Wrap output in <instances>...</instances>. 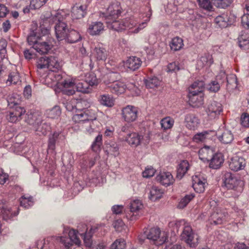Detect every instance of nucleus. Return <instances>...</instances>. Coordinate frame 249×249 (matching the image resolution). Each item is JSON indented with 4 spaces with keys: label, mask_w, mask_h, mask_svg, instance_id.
<instances>
[{
    "label": "nucleus",
    "mask_w": 249,
    "mask_h": 249,
    "mask_svg": "<svg viewBox=\"0 0 249 249\" xmlns=\"http://www.w3.org/2000/svg\"><path fill=\"white\" fill-rule=\"evenodd\" d=\"M99 101L101 104L107 107H112L114 104V100L108 94H104L100 96Z\"/></svg>",
    "instance_id": "de8ad7c7"
},
{
    "label": "nucleus",
    "mask_w": 249,
    "mask_h": 249,
    "mask_svg": "<svg viewBox=\"0 0 249 249\" xmlns=\"http://www.w3.org/2000/svg\"><path fill=\"white\" fill-rule=\"evenodd\" d=\"M225 217L224 213L214 212L211 216V220L215 225L221 224L225 220Z\"/></svg>",
    "instance_id": "a18cd8bd"
},
{
    "label": "nucleus",
    "mask_w": 249,
    "mask_h": 249,
    "mask_svg": "<svg viewBox=\"0 0 249 249\" xmlns=\"http://www.w3.org/2000/svg\"><path fill=\"white\" fill-rule=\"evenodd\" d=\"M156 180L162 185L169 186L174 182V178L172 174L169 172L160 173L156 177Z\"/></svg>",
    "instance_id": "b1692460"
},
{
    "label": "nucleus",
    "mask_w": 249,
    "mask_h": 249,
    "mask_svg": "<svg viewBox=\"0 0 249 249\" xmlns=\"http://www.w3.org/2000/svg\"><path fill=\"white\" fill-rule=\"evenodd\" d=\"M104 25L100 21L92 22L89 24L88 32L91 36H98L102 33L104 30Z\"/></svg>",
    "instance_id": "cd10ccee"
},
{
    "label": "nucleus",
    "mask_w": 249,
    "mask_h": 249,
    "mask_svg": "<svg viewBox=\"0 0 249 249\" xmlns=\"http://www.w3.org/2000/svg\"><path fill=\"white\" fill-rule=\"evenodd\" d=\"M215 131L213 130L203 131L195 135L193 141L197 143L205 142L207 140L213 139V137H215Z\"/></svg>",
    "instance_id": "5701e85b"
},
{
    "label": "nucleus",
    "mask_w": 249,
    "mask_h": 249,
    "mask_svg": "<svg viewBox=\"0 0 249 249\" xmlns=\"http://www.w3.org/2000/svg\"><path fill=\"white\" fill-rule=\"evenodd\" d=\"M42 37H45V36H41L38 35L36 29L31 31L27 38V42L29 45L32 46L33 48L35 44H37L39 40H42Z\"/></svg>",
    "instance_id": "c9c22d12"
},
{
    "label": "nucleus",
    "mask_w": 249,
    "mask_h": 249,
    "mask_svg": "<svg viewBox=\"0 0 249 249\" xmlns=\"http://www.w3.org/2000/svg\"><path fill=\"white\" fill-rule=\"evenodd\" d=\"M96 117L95 111L93 110H76L72 116V120L76 123L81 124V125L88 121Z\"/></svg>",
    "instance_id": "9b49d317"
},
{
    "label": "nucleus",
    "mask_w": 249,
    "mask_h": 249,
    "mask_svg": "<svg viewBox=\"0 0 249 249\" xmlns=\"http://www.w3.org/2000/svg\"><path fill=\"white\" fill-rule=\"evenodd\" d=\"M197 1L201 8L208 11H213V8L210 0H197Z\"/></svg>",
    "instance_id": "bf43d9fd"
},
{
    "label": "nucleus",
    "mask_w": 249,
    "mask_h": 249,
    "mask_svg": "<svg viewBox=\"0 0 249 249\" xmlns=\"http://www.w3.org/2000/svg\"><path fill=\"white\" fill-rule=\"evenodd\" d=\"M213 63L212 56L210 54L206 53L202 56L197 61L198 67L210 66Z\"/></svg>",
    "instance_id": "37998d69"
},
{
    "label": "nucleus",
    "mask_w": 249,
    "mask_h": 249,
    "mask_svg": "<svg viewBox=\"0 0 249 249\" xmlns=\"http://www.w3.org/2000/svg\"><path fill=\"white\" fill-rule=\"evenodd\" d=\"M77 231L73 229L70 230L66 228L64 230V233H68V237L61 236L62 244L65 247H70L72 244L77 245L80 244V240L78 238L77 234H79L83 239L86 246L90 247L91 246V237L98 229L96 226L91 227L89 231L87 232V226L85 224H81L77 227Z\"/></svg>",
    "instance_id": "7ed1b4c3"
},
{
    "label": "nucleus",
    "mask_w": 249,
    "mask_h": 249,
    "mask_svg": "<svg viewBox=\"0 0 249 249\" xmlns=\"http://www.w3.org/2000/svg\"><path fill=\"white\" fill-rule=\"evenodd\" d=\"M102 136L101 135H98L96 138L93 142L91 148L92 149L97 152L100 149V145L102 144Z\"/></svg>",
    "instance_id": "69168bd1"
},
{
    "label": "nucleus",
    "mask_w": 249,
    "mask_h": 249,
    "mask_svg": "<svg viewBox=\"0 0 249 249\" xmlns=\"http://www.w3.org/2000/svg\"><path fill=\"white\" fill-rule=\"evenodd\" d=\"M168 238V235L166 232H161L160 228L153 227L149 230H143V232L138 236V239L141 243L144 242L147 239L150 242L156 246L162 245L165 243Z\"/></svg>",
    "instance_id": "423d86ee"
},
{
    "label": "nucleus",
    "mask_w": 249,
    "mask_h": 249,
    "mask_svg": "<svg viewBox=\"0 0 249 249\" xmlns=\"http://www.w3.org/2000/svg\"><path fill=\"white\" fill-rule=\"evenodd\" d=\"M125 242L124 239H116L111 245V249H124Z\"/></svg>",
    "instance_id": "680f3d73"
},
{
    "label": "nucleus",
    "mask_w": 249,
    "mask_h": 249,
    "mask_svg": "<svg viewBox=\"0 0 249 249\" xmlns=\"http://www.w3.org/2000/svg\"><path fill=\"white\" fill-rule=\"evenodd\" d=\"M246 162L244 158L235 156L231 158L229 161L230 168L234 171H238L244 169Z\"/></svg>",
    "instance_id": "a211bd4d"
},
{
    "label": "nucleus",
    "mask_w": 249,
    "mask_h": 249,
    "mask_svg": "<svg viewBox=\"0 0 249 249\" xmlns=\"http://www.w3.org/2000/svg\"><path fill=\"white\" fill-rule=\"evenodd\" d=\"M20 81L19 76L18 73L13 72L9 75L8 79L7 80V84H17Z\"/></svg>",
    "instance_id": "e2e57ef3"
},
{
    "label": "nucleus",
    "mask_w": 249,
    "mask_h": 249,
    "mask_svg": "<svg viewBox=\"0 0 249 249\" xmlns=\"http://www.w3.org/2000/svg\"><path fill=\"white\" fill-rule=\"evenodd\" d=\"M161 81L157 77L153 76L148 77L144 80L146 87L149 89H154L160 86Z\"/></svg>",
    "instance_id": "c03bdc74"
},
{
    "label": "nucleus",
    "mask_w": 249,
    "mask_h": 249,
    "mask_svg": "<svg viewBox=\"0 0 249 249\" xmlns=\"http://www.w3.org/2000/svg\"><path fill=\"white\" fill-rule=\"evenodd\" d=\"M20 206L28 209L33 205V197L26 195L22 196L20 198Z\"/></svg>",
    "instance_id": "603ef678"
},
{
    "label": "nucleus",
    "mask_w": 249,
    "mask_h": 249,
    "mask_svg": "<svg viewBox=\"0 0 249 249\" xmlns=\"http://www.w3.org/2000/svg\"><path fill=\"white\" fill-rule=\"evenodd\" d=\"M222 111L223 107L222 105L216 101L211 102L206 108V112L210 119H213L218 117Z\"/></svg>",
    "instance_id": "f8f14e48"
},
{
    "label": "nucleus",
    "mask_w": 249,
    "mask_h": 249,
    "mask_svg": "<svg viewBox=\"0 0 249 249\" xmlns=\"http://www.w3.org/2000/svg\"><path fill=\"white\" fill-rule=\"evenodd\" d=\"M142 136L138 133L131 132L127 134L124 141L132 147H136L140 144Z\"/></svg>",
    "instance_id": "c85d7f7f"
},
{
    "label": "nucleus",
    "mask_w": 249,
    "mask_h": 249,
    "mask_svg": "<svg viewBox=\"0 0 249 249\" xmlns=\"http://www.w3.org/2000/svg\"><path fill=\"white\" fill-rule=\"evenodd\" d=\"M151 15V12L149 10V13L146 15V18L143 21L139 22L135 20L138 23L135 27L132 28L130 31H129V34H137L145 28L147 26L148 22L150 21Z\"/></svg>",
    "instance_id": "473e14b6"
},
{
    "label": "nucleus",
    "mask_w": 249,
    "mask_h": 249,
    "mask_svg": "<svg viewBox=\"0 0 249 249\" xmlns=\"http://www.w3.org/2000/svg\"><path fill=\"white\" fill-rule=\"evenodd\" d=\"M142 63L141 59L136 56H130L124 62V68L131 71H135L140 68Z\"/></svg>",
    "instance_id": "aec40b11"
},
{
    "label": "nucleus",
    "mask_w": 249,
    "mask_h": 249,
    "mask_svg": "<svg viewBox=\"0 0 249 249\" xmlns=\"http://www.w3.org/2000/svg\"><path fill=\"white\" fill-rule=\"evenodd\" d=\"M46 62L49 65L50 71L43 78L44 79L43 82L48 86L58 87L59 84L61 83L62 81H63L61 72L58 71L61 68L60 63L57 59L53 56L49 57V60Z\"/></svg>",
    "instance_id": "20e7f679"
},
{
    "label": "nucleus",
    "mask_w": 249,
    "mask_h": 249,
    "mask_svg": "<svg viewBox=\"0 0 249 249\" xmlns=\"http://www.w3.org/2000/svg\"><path fill=\"white\" fill-rule=\"evenodd\" d=\"M198 155L201 160L204 162H208L213 155V151L209 146H204L199 150Z\"/></svg>",
    "instance_id": "72a5a7b5"
},
{
    "label": "nucleus",
    "mask_w": 249,
    "mask_h": 249,
    "mask_svg": "<svg viewBox=\"0 0 249 249\" xmlns=\"http://www.w3.org/2000/svg\"><path fill=\"white\" fill-rule=\"evenodd\" d=\"M190 168V164L187 160L181 161L178 165L177 173V178L181 179L187 173Z\"/></svg>",
    "instance_id": "f704fd0d"
},
{
    "label": "nucleus",
    "mask_w": 249,
    "mask_h": 249,
    "mask_svg": "<svg viewBox=\"0 0 249 249\" xmlns=\"http://www.w3.org/2000/svg\"><path fill=\"white\" fill-rule=\"evenodd\" d=\"M69 14L63 10L53 11L51 15H42L41 17L40 27L44 29L45 34L49 33V26L55 23L54 26L55 36L58 40H63L67 36L69 30L67 24L64 21Z\"/></svg>",
    "instance_id": "f03ea898"
},
{
    "label": "nucleus",
    "mask_w": 249,
    "mask_h": 249,
    "mask_svg": "<svg viewBox=\"0 0 249 249\" xmlns=\"http://www.w3.org/2000/svg\"><path fill=\"white\" fill-rule=\"evenodd\" d=\"M143 208L142 202L139 200H134L131 202L129 211L125 213L126 218L129 221H135L142 215L141 210Z\"/></svg>",
    "instance_id": "1a4fd4ad"
},
{
    "label": "nucleus",
    "mask_w": 249,
    "mask_h": 249,
    "mask_svg": "<svg viewBox=\"0 0 249 249\" xmlns=\"http://www.w3.org/2000/svg\"><path fill=\"white\" fill-rule=\"evenodd\" d=\"M84 80L87 81L91 88L94 86H97L98 84L97 78L93 73H86Z\"/></svg>",
    "instance_id": "5fc2aeb1"
},
{
    "label": "nucleus",
    "mask_w": 249,
    "mask_h": 249,
    "mask_svg": "<svg viewBox=\"0 0 249 249\" xmlns=\"http://www.w3.org/2000/svg\"><path fill=\"white\" fill-rule=\"evenodd\" d=\"M204 87L203 81H197L189 88V101L192 106L198 107L203 104V97L202 91Z\"/></svg>",
    "instance_id": "6e6552de"
},
{
    "label": "nucleus",
    "mask_w": 249,
    "mask_h": 249,
    "mask_svg": "<svg viewBox=\"0 0 249 249\" xmlns=\"http://www.w3.org/2000/svg\"><path fill=\"white\" fill-rule=\"evenodd\" d=\"M133 87H134V85L133 84H128L126 85L124 82L120 81H115L109 86L110 91L117 95L123 93L126 89L130 90L132 89Z\"/></svg>",
    "instance_id": "4468645a"
},
{
    "label": "nucleus",
    "mask_w": 249,
    "mask_h": 249,
    "mask_svg": "<svg viewBox=\"0 0 249 249\" xmlns=\"http://www.w3.org/2000/svg\"><path fill=\"white\" fill-rule=\"evenodd\" d=\"M20 102V97L17 94L15 95L13 97H10L7 100L8 105L10 107H14L18 105Z\"/></svg>",
    "instance_id": "338daca9"
},
{
    "label": "nucleus",
    "mask_w": 249,
    "mask_h": 249,
    "mask_svg": "<svg viewBox=\"0 0 249 249\" xmlns=\"http://www.w3.org/2000/svg\"><path fill=\"white\" fill-rule=\"evenodd\" d=\"M25 112L24 107L16 106L12 111L7 113L6 116V119L9 122L15 123L21 120V116Z\"/></svg>",
    "instance_id": "2eb2a0df"
},
{
    "label": "nucleus",
    "mask_w": 249,
    "mask_h": 249,
    "mask_svg": "<svg viewBox=\"0 0 249 249\" xmlns=\"http://www.w3.org/2000/svg\"><path fill=\"white\" fill-rule=\"evenodd\" d=\"M42 119L41 114L38 111L28 112L26 114L25 122L33 127L36 124H39Z\"/></svg>",
    "instance_id": "393cba45"
},
{
    "label": "nucleus",
    "mask_w": 249,
    "mask_h": 249,
    "mask_svg": "<svg viewBox=\"0 0 249 249\" xmlns=\"http://www.w3.org/2000/svg\"><path fill=\"white\" fill-rule=\"evenodd\" d=\"M186 127L190 130H196L200 124V120L193 114H188L185 117L184 121Z\"/></svg>",
    "instance_id": "4be33fe9"
},
{
    "label": "nucleus",
    "mask_w": 249,
    "mask_h": 249,
    "mask_svg": "<svg viewBox=\"0 0 249 249\" xmlns=\"http://www.w3.org/2000/svg\"><path fill=\"white\" fill-rule=\"evenodd\" d=\"M195 196L193 194L186 195L179 201L178 207L179 209H183L187 206L191 200Z\"/></svg>",
    "instance_id": "13d9d810"
},
{
    "label": "nucleus",
    "mask_w": 249,
    "mask_h": 249,
    "mask_svg": "<svg viewBox=\"0 0 249 249\" xmlns=\"http://www.w3.org/2000/svg\"><path fill=\"white\" fill-rule=\"evenodd\" d=\"M100 125L99 122L96 120V117L92 119H89L85 124V126L90 127V129H91V133L98 131L97 129L100 126Z\"/></svg>",
    "instance_id": "864d4df0"
},
{
    "label": "nucleus",
    "mask_w": 249,
    "mask_h": 249,
    "mask_svg": "<svg viewBox=\"0 0 249 249\" xmlns=\"http://www.w3.org/2000/svg\"><path fill=\"white\" fill-rule=\"evenodd\" d=\"M46 37H42V40H39L37 44H35L33 49L41 54L47 53L51 49L52 44L50 40L46 41Z\"/></svg>",
    "instance_id": "412c9836"
},
{
    "label": "nucleus",
    "mask_w": 249,
    "mask_h": 249,
    "mask_svg": "<svg viewBox=\"0 0 249 249\" xmlns=\"http://www.w3.org/2000/svg\"><path fill=\"white\" fill-rule=\"evenodd\" d=\"M98 156L95 154L93 157L89 158L88 160H84L81 164L83 168H87L92 167L95 163V160L98 159Z\"/></svg>",
    "instance_id": "4d7b16f0"
},
{
    "label": "nucleus",
    "mask_w": 249,
    "mask_h": 249,
    "mask_svg": "<svg viewBox=\"0 0 249 249\" xmlns=\"http://www.w3.org/2000/svg\"><path fill=\"white\" fill-rule=\"evenodd\" d=\"M61 138L64 139V136L57 132H55L53 134L49 135L48 144V153H53L54 152L55 143Z\"/></svg>",
    "instance_id": "7c9ffc66"
},
{
    "label": "nucleus",
    "mask_w": 249,
    "mask_h": 249,
    "mask_svg": "<svg viewBox=\"0 0 249 249\" xmlns=\"http://www.w3.org/2000/svg\"><path fill=\"white\" fill-rule=\"evenodd\" d=\"M161 128L164 130L171 128L174 124V120L170 117H166L160 122Z\"/></svg>",
    "instance_id": "3c124183"
},
{
    "label": "nucleus",
    "mask_w": 249,
    "mask_h": 249,
    "mask_svg": "<svg viewBox=\"0 0 249 249\" xmlns=\"http://www.w3.org/2000/svg\"><path fill=\"white\" fill-rule=\"evenodd\" d=\"M163 194V191L158 187L153 186L149 191V198L152 201H156L160 198Z\"/></svg>",
    "instance_id": "58836bf2"
},
{
    "label": "nucleus",
    "mask_w": 249,
    "mask_h": 249,
    "mask_svg": "<svg viewBox=\"0 0 249 249\" xmlns=\"http://www.w3.org/2000/svg\"><path fill=\"white\" fill-rule=\"evenodd\" d=\"M177 226H182L183 231L180 235L181 240L191 248H196L199 240V236L193 230L191 225L184 219H181L176 223Z\"/></svg>",
    "instance_id": "0eeeda50"
},
{
    "label": "nucleus",
    "mask_w": 249,
    "mask_h": 249,
    "mask_svg": "<svg viewBox=\"0 0 249 249\" xmlns=\"http://www.w3.org/2000/svg\"><path fill=\"white\" fill-rule=\"evenodd\" d=\"M224 183L228 189L234 190L237 192L241 193L243 189V181L230 173L225 174Z\"/></svg>",
    "instance_id": "9d476101"
},
{
    "label": "nucleus",
    "mask_w": 249,
    "mask_h": 249,
    "mask_svg": "<svg viewBox=\"0 0 249 249\" xmlns=\"http://www.w3.org/2000/svg\"><path fill=\"white\" fill-rule=\"evenodd\" d=\"M91 105L90 103L86 99L80 98L75 99V108L80 110H92L89 109Z\"/></svg>",
    "instance_id": "a19ab883"
},
{
    "label": "nucleus",
    "mask_w": 249,
    "mask_h": 249,
    "mask_svg": "<svg viewBox=\"0 0 249 249\" xmlns=\"http://www.w3.org/2000/svg\"><path fill=\"white\" fill-rule=\"evenodd\" d=\"M240 47L243 50L249 49V33L241 34L238 38Z\"/></svg>",
    "instance_id": "79ce46f5"
},
{
    "label": "nucleus",
    "mask_w": 249,
    "mask_h": 249,
    "mask_svg": "<svg viewBox=\"0 0 249 249\" xmlns=\"http://www.w3.org/2000/svg\"><path fill=\"white\" fill-rule=\"evenodd\" d=\"M223 83L221 80H217L212 81L208 85V89L212 92H216L220 89V85Z\"/></svg>",
    "instance_id": "052dcab7"
},
{
    "label": "nucleus",
    "mask_w": 249,
    "mask_h": 249,
    "mask_svg": "<svg viewBox=\"0 0 249 249\" xmlns=\"http://www.w3.org/2000/svg\"><path fill=\"white\" fill-rule=\"evenodd\" d=\"M214 4L218 8H226L229 6L233 0H213Z\"/></svg>",
    "instance_id": "0e129e2a"
},
{
    "label": "nucleus",
    "mask_w": 249,
    "mask_h": 249,
    "mask_svg": "<svg viewBox=\"0 0 249 249\" xmlns=\"http://www.w3.org/2000/svg\"><path fill=\"white\" fill-rule=\"evenodd\" d=\"M113 227L118 232H127V226L121 219L115 220L113 223Z\"/></svg>",
    "instance_id": "6e6d98bb"
},
{
    "label": "nucleus",
    "mask_w": 249,
    "mask_h": 249,
    "mask_svg": "<svg viewBox=\"0 0 249 249\" xmlns=\"http://www.w3.org/2000/svg\"><path fill=\"white\" fill-rule=\"evenodd\" d=\"M240 124L245 128L249 127V114L243 113L240 116Z\"/></svg>",
    "instance_id": "774afa93"
},
{
    "label": "nucleus",
    "mask_w": 249,
    "mask_h": 249,
    "mask_svg": "<svg viewBox=\"0 0 249 249\" xmlns=\"http://www.w3.org/2000/svg\"><path fill=\"white\" fill-rule=\"evenodd\" d=\"M210 159L209 167L213 169H218L224 162V158L221 153H216Z\"/></svg>",
    "instance_id": "2f4dec72"
},
{
    "label": "nucleus",
    "mask_w": 249,
    "mask_h": 249,
    "mask_svg": "<svg viewBox=\"0 0 249 249\" xmlns=\"http://www.w3.org/2000/svg\"><path fill=\"white\" fill-rule=\"evenodd\" d=\"M246 13L241 17V24L245 29L249 28V0H245Z\"/></svg>",
    "instance_id": "09e8293b"
},
{
    "label": "nucleus",
    "mask_w": 249,
    "mask_h": 249,
    "mask_svg": "<svg viewBox=\"0 0 249 249\" xmlns=\"http://www.w3.org/2000/svg\"><path fill=\"white\" fill-rule=\"evenodd\" d=\"M61 109L58 106H55L53 108L46 110L47 117L51 119H57L60 115Z\"/></svg>",
    "instance_id": "8fccbe9b"
},
{
    "label": "nucleus",
    "mask_w": 249,
    "mask_h": 249,
    "mask_svg": "<svg viewBox=\"0 0 249 249\" xmlns=\"http://www.w3.org/2000/svg\"><path fill=\"white\" fill-rule=\"evenodd\" d=\"M215 136H216L218 140L223 144L231 143L233 140V135L231 131L224 127L215 131Z\"/></svg>",
    "instance_id": "dca6fc26"
},
{
    "label": "nucleus",
    "mask_w": 249,
    "mask_h": 249,
    "mask_svg": "<svg viewBox=\"0 0 249 249\" xmlns=\"http://www.w3.org/2000/svg\"><path fill=\"white\" fill-rule=\"evenodd\" d=\"M121 10L120 3L117 1L109 5L104 14L107 27L117 32H122L126 29L130 31L138 23L135 19L129 18L117 20L116 18L121 13Z\"/></svg>",
    "instance_id": "f257e3e1"
},
{
    "label": "nucleus",
    "mask_w": 249,
    "mask_h": 249,
    "mask_svg": "<svg viewBox=\"0 0 249 249\" xmlns=\"http://www.w3.org/2000/svg\"><path fill=\"white\" fill-rule=\"evenodd\" d=\"M183 45L182 39L179 37L173 38L170 44L171 49L174 51L180 50Z\"/></svg>",
    "instance_id": "49530a36"
},
{
    "label": "nucleus",
    "mask_w": 249,
    "mask_h": 249,
    "mask_svg": "<svg viewBox=\"0 0 249 249\" xmlns=\"http://www.w3.org/2000/svg\"><path fill=\"white\" fill-rule=\"evenodd\" d=\"M192 182V186L196 193H201L204 191L207 181L200 174L193 176Z\"/></svg>",
    "instance_id": "f3484780"
},
{
    "label": "nucleus",
    "mask_w": 249,
    "mask_h": 249,
    "mask_svg": "<svg viewBox=\"0 0 249 249\" xmlns=\"http://www.w3.org/2000/svg\"><path fill=\"white\" fill-rule=\"evenodd\" d=\"M123 118L127 123L135 121L138 117V108L133 106L128 105L122 110Z\"/></svg>",
    "instance_id": "ddd939ff"
},
{
    "label": "nucleus",
    "mask_w": 249,
    "mask_h": 249,
    "mask_svg": "<svg viewBox=\"0 0 249 249\" xmlns=\"http://www.w3.org/2000/svg\"><path fill=\"white\" fill-rule=\"evenodd\" d=\"M34 129L38 135H45L48 131H50V127L49 125L45 123L41 122L39 124H36L34 127Z\"/></svg>",
    "instance_id": "ea45409f"
},
{
    "label": "nucleus",
    "mask_w": 249,
    "mask_h": 249,
    "mask_svg": "<svg viewBox=\"0 0 249 249\" xmlns=\"http://www.w3.org/2000/svg\"><path fill=\"white\" fill-rule=\"evenodd\" d=\"M217 80H221V82H227V86H231L232 88L237 86V79L236 75L233 74L227 76L224 71H221L217 76Z\"/></svg>",
    "instance_id": "bb28decb"
},
{
    "label": "nucleus",
    "mask_w": 249,
    "mask_h": 249,
    "mask_svg": "<svg viewBox=\"0 0 249 249\" xmlns=\"http://www.w3.org/2000/svg\"><path fill=\"white\" fill-rule=\"evenodd\" d=\"M81 39V36L79 33L75 30H69L67 36L64 39L70 43H76Z\"/></svg>",
    "instance_id": "e433bc0d"
},
{
    "label": "nucleus",
    "mask_w": 249,
    "mask_h": 249,
    "mask_svg": "<svg viewBox=\"0 0 249 249\" xmlns=\"http://www.w3.org/2000/svg\"><path fill=\"white\" fill-rule=\"evenodd\" d=\"M107 52L105 48L97 46L95 47L91 53V57L96 61H104L107 57Z\"/></svg>",
    "instance_id": "c756f323"
},
{
    "label": "nucleus",
    "mask_w": 249,
    "mask_h": 249,
    "mask_svg": "<svg viewBox=\"0 0 249 249\" xmlns=\"http://www.w3.org/2000/svg\"><path fill=\"white\" fill-rule=\"evenodd\" d=\"M215 23L220 28H225L231 22L227 14L223 13L216 17L214 19Z\"/></svg>",
    "instance_id": "4c0bfd02"
},
{
    "label": "nucleus",
    "mask_w": 249,
    "mask_h": 249,
    "mask_svg": "<svg viewBox=\"0 0 249 249\" xmlns=\"http://www.w3.org/2000/svg\"><path fill=\"white\" fill-rule=\"evenodd\" d=\"M88 4L76 5L71 9V17L73 19H81L87 14Z\"/></svg>",
    "instance_id": "6ab92c4d"
},
{
    "label": "nucleus",
    "mask_w": 249,
    "mask_h": 249,
    "mask_svg": "<svg viewBox=\"0 0 249 249\" xmlns=\"http://www.w3.org/2000/svg\"><path fill=\"white\" fill-rule=\"evenodd\" d=\"M60 243L62 244L60 237L51 236L44 239L41 249H55Z\"/></svg>",
    "instance_id": "a878e982"
},
{
    "label": "nucleus",
    "mask_w": 249,
    "mask_h": 249,
    "mask_svg": "<svg viewBox=\"0 0 249 249\" xmlns=\"http://www.w3.org/2000/svg\"><path fill=\"white\" fill-rule=\"evenodd\" d=\"M63 94L67 95H71L75 93L76 90L83 93L90 92L92 88L87 82L83 80L77 82L74 80L68 79L62 81L58 87Z\"/></svg>",
    "instance_id": "39448f33"
}]
</instances>
